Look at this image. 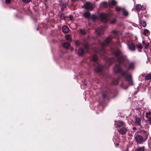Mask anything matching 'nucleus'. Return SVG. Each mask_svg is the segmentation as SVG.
<instances>
[{
    "label": "nucleus",
    "instance_id": "nucleus-13",
    "mask_svg": "<svg viewBox=\"0 0 151 151\" xmlns=\"http://www.w3.org/2000/svg\"><path fill=\"white\" fill-rule=\"evenodd\" d=\"M83 16L85 18L88 19H89L91 18V14L88 11H86L84 12L83 14Z\"/></svg>",
    "mask_w": 151,
    "mask_h": 151
},
{
    "label": "nucleus",
    "instance_id": "nucleus-45",
    "mask_svg": "<svg viewBox=\"0 0 151 151\" xmlns=\"http://www.w3.org/2000/svg\"><path fill=\"white\" fill-rule=\"evenodd\" d=\"M122 87H123V83H122Z\"/></svg>",
    "mask_w": 151,
    "mask_h": 151
},
{
    "label": "nucleus",
    "instance_id": "nucleus-9",
    "mask_svg": "<svg viewBox=\"0 0 151 151\" xmlns=\"http://www.w3.org/2000/svg\"><path fill=\"white\" fill-rule=\"evenodd\" d=\"M118 131L121 134L124 135L126 133L127 131V129L126 127H124L120 128L119 129H118Z\"/></svg>",
    "mask_w": 151,
    "mask_h": 151
},
{
    "label": "nucleus",
    "instance_id": "nucleus-32",
    "mask_svg": "<svg viewBox=\"0 0 151 151\" xmlns=\"http://www.w3.org/2000/svg\"><path fill=\"white\" fill-rule=\"evenodd\" d=\"M91 18L93 21L96 20L97 18L96 16L94 15H93L91 16Z\"/></svg>",
    "mask_w": 151,
    "mask_h": 151
},
{
    "label": "nucleus",
    "instance_id": "nucleus-36",
    "mask_svg": "<svg viewBox=\"0 0 151 151\" xmlns=\"http://www.w3.org/2000/svg\"><path fill=\"white\" fill-rule=\"evenodd\" d=\"M137 47L139 49H142V47L141 45H138L136 46V47Z\"/></svg>",
    "mask_w": 151,
    "mask_h": 151
},
{
    "label": "nucleus",
    "instance_id": "nucleus-21",
    "mask_svg": "<svg viewBox=\"0 0 151 151\" xmlns=\"http://www.w3.org/2000/svg\"><path fill=\"white\" fill-rule=\"evenodd\" d=\"M70 45V43L68 42H65L63 44V46L66 48H68Z\"/></svg>",
    "mask_w": 151,
    "mask_h": 151
},
{
    "label": "nucleus",
    "instance_id": "nucleus-20",
    "mask_svg": "<svg viewBox=\"0 0 151 151\" xmlns=\"http://www.w3.org/2000/svg\"><path fill=\"white\" fill-rule=\"evenodd\" d=\"M123 14L124 16H127L128 15V12L124 8L122 11Z\"/></svg>",
    "mask_w": 151,
    "mask_h": 151
},
{
    "label": "nucleus",
    "instance_id": "nucleus-27",
    "mask_svg": "<svg viewBox=\"0 0 151 151\" xmlns=\"http://www.w3.org/2000/svg\"><path fill=\"white\" fill-rule=\"evenodd\" d=\"M60 18L62 19H65V17L64 14L62 13L60 14Z\"/></svg>",
    "mask_w": 151,
    "mask_h": 151
},
{
    "label": "nucleus",
    "instance_id": "nucleus-8",
    "mask_svg": "<svg viewBox=\"0 0 151 151\" xmlns=\"http://www.w3.org/2000/svg\"><path fill=\"white\" fill-rule=\"evenodd\" d=\"M129 50L132 51H134L136 50V45L134 43H132L130 44H127Z\"/></svg>",
    "mask_w": 151,
    "mask_h": 151
},
{
    "label": "nucleus",
    "instance_id": "nucleus-39",
    "mask_svg": "<svg viewBox=\"0 0 151 151\" xmlns=\"http://www.w3.org/2000/svg\"><path fill=\"white\" fill-rule=\"evenodd\" d=\"M85 49H86V50L88 51V45H87V44H86L85 45Z\"/></svg>",
    "mask_w": 151,
    "mask_h": 151
},
{
    "label": "nucleus",
    "instance_id": "nucleus-10",
    "mask_svg": "<svg viewBox=\"0 0 151 151\" xmlns=\"http://www.w3.org/2000/svg\"><path fill=\"white\" fill-rule=\"evenodd\" d=\"M103 68V66L99 64H97L96 67H95V70L96 73L101 72Z\"/></svg>",
    "mask_w": 151,
    "mask_h": 151
},
{
    "label": "nucleus",
    "instance_id": "nucleus-14",
    "mask_svg": "<svg viewBox=\"0 0 151 151\" xmlns=\"http://www.w3.org/2000/svg\"><path fill=\"white\" fill-rule=\"evenodd\" d=\"M143 132V134H144L143 135V139H144V141H145L146 140L148 135L149 134V133L147 131H145L143 130H142Z\"/></svg>",
    "mask_w": 151,
    "mask_h": 151
},
{
    "label": "nucleus",
    "instance_id": "nucleus-28",
    "mask_svg": "<svg viewBox=\"0 0 151 151\" xmlns=\"http://www.w3.org/2000/svg\"><path fill=\"white\" fill-rule=\"evenodd\" d=\"M101 6H103L104 7H106L107 6V4L106 2H104L101 4Z\"/></svg>",
    "mask_w": 151,
    "mask_h": 151
},
{
    "label": "nucleus",
    "instance_id": "nucleus-22",
    "mask_svg": "<svg viewBox=\"0 0 151 151\" xmlns=\"http://www.w3.org/2000/svg\"><path fill=\"white\" fill-rule=\"evenodd\" d=\"M92 59L93 62L96 61L98 60V57L95 55L92 57Z\"/></svg>",
    "mask_w": 151,
    "mask_h": 151
},
{
    "label": "nucleus",
    "instance_id": "nucleus-18",
    "mask_svg": "<svg viewBox=\"0 0 151 151\" xmlns=\"http://www.w3.org/2000/svg\"><path fill=\"white\" fill-rule=\"evenodd\" d=\"M142 7V6L140 4H138L136 6L135 9L137 11L139 12L141 9Z\"/></svg>",
    "mask_w": 151,
    "mask_h": 151
},
{
    "label": "nucleus",
    "instance_id": "nucleus-30",
    "mask_svg": "<svg viewBox=\"0 0 151 151\" xmlns=\"http://www.w3.org/2000/svg\"><path fill=\"white\" fill-rule=\"evenodd\" d=\"M80 32L81 34L83 35H85L86 33V32L84 30L82 29L80 30Z\"/></svg>",
    "mask_w": 151,
    "mask_h": 151
},
{
    "label": "nucleus",
    "instance_id": "nucleus-40",
    "mask_svg": "<svg viewBox=\"0 0 151 151\" xmlns=\"http://www.w3.org/2000/svg\"><path fill=\"white\" fill-rule=\"evenodd\" d=\"M75 45H79L80 44L79 42L78 41H76L75 42Z\"/></svg>",
    "mask_w": 151,
    "mask_h": 151
},
{
    "label": "nucleus",
    "instance_id": "nucleus-46",
    "mask_svg": "<svg viewBox=\"0 0 151 151\" xmlns=\"http://www.w3.org/2000/svg\"><path fill=\"white\" fill-rule=\"evenodd\" d=\"M147 47L146 46V47H145V49H147Z\"/></svg>",
    "mask_w": 151,
    "mask_h": 151
},
{
    "label": "nucleus",
    "instance_id": "nucleus-6",
    "mask_svg": "<svg viewBox=\"0 0 151 151\" xmlns=\"http://www.w3.org/2000/svg\"><path fill=\"white\" fill-rule=\"evenodd\" d=\"M135 138L137 144H142L145 142L143 138V137L140 135H137L135 137Z\"/></svg>",
    "mask_w": 151,
    "mask_h": 151
},
{
    "label": "nucleus",
    "instance_id": "nucleus-4",
    "mask_svg": "<svg viewBox=\"0 0 151 151\" xmlns=\"http://www.w3.org/2000/svg\"><path fill=\"white\" fill-rule=\"evenodd\" d=\"M110 15L109 14L102 13L100 14V17L101 21L104 23H106L109 21L110 24H114L116 22V20L115 19H110Z\"/></svg>",
    "mask_w": 151,
    "mask_h": 151
},
{
    "label": "nucleus",
    "instance_id": "nucleus-47",
    "mask_svg": "<svg viewBox=\"0 0 151 151\" xmlns=\"http://www.w3.org/2000/svg\"><path fill=\"white\" fill-rule=\"evenodd\" d=\"M47 1V0H44V1L45 2Z\"/></svg>",
    "mask_w": 151,
    "mask_h": 151
},
{
    "label": "nucleus",
    "instance_id": "nucleus-1",
    "mask_svg": "<svg viewBox=\"0 0 151 151\" xmlns=\"http://www.w3.org/2000/svg\"><path fill=\"white\" fill-rule=\"evenodd\" d=\"M112 35H111L109 36L106 37L105 40L102 43H100L101 45V49L97 50L95 52L96 53L100 54L102 56V57H104V55L106 53V50L104 49L105 47L108 46L111 42V40L114 38L116 39H117L116 41V44L119 45H120V42L119 40V33L116 30H113L111 32Z\"/></svg>",
    "mask_w": 151,
    "mask_h": 151
},
{
    "label": "nucleus",
    "instance_id": "nucleus-37",
    "mask_svg": "<svg viewBox=\"0 0 151 151\" xmlns=\"http://www.w3.org/2000/svg\"><path fill=\"white\" fill-rule=\"evenodd\" d=\"M11 2V0H5V3L6 4H10Z\"/></svg>",
    "mask_w": 151,
    "mask_h": 151
},
{
    "label": "nucleus",
    "instance_id": "nucleus-5",
    "mask_svg": "<svg viewBox=\"0 0 151 151\" xmlns=\"http://www.w3.org/2000/svg\"><path fill=\"white\" fill-rule=\"evenodd\" d=\"M84 6L86 9L92 10L94 7V5L93 4L89 2H86L84 4Z\"/></svg>",
    "mask_w": 151,
    "mask_h": 151
},
{
    "label": "nucleus",
    "instance_id": "nucleus-48",
    "mask_svg": "<svg viewBox=\"0 0 151 151\" xmlns=\"http://www.w3.org/2000/svg\"><path fill=\"white\" fill-rule=\"evenodd\" d=\"M127 87H126L125 88L127 89Z\"/></svg>",
    "mask_w": 151,
    "mask_h": 151
},
{
    "label": "nucleus",
    "instance_id": "nucleus-3",
    "mask_svg": "<svg viewBox=\"0 0 151 151\" xmlns=\"http://www.w3.org/2000/svg\"><path fill=\"white\" fill-rule=\"evenodd\" d=\"M113 70L115 73H119L122 76L124 77L129 85H133L132 76L128 74V70H127L125 71L122 70L121 69L120 65H115Z\"/></svg>",
    "mask_w": 151,
    "mask_h": 151
},
{
    "label": "nucleus",
    "instance_id": "nucleus-41",
    "mask_svg": "<svg viewBox=\"0 0 151 151\" xmlns=\"http://www.w3.org/2000/svg\"><path fill=\"white\" fill-rule=\"evenodd\" d=\"M150 124H151V117H149L148 119Z\"/></svg>",
    "mask_w": 151,
    "mask_h": 151
},
{
    "label": "nucleus",
    "instance_id": "nucleus-33",
    "mask_svg": "<svg viewBox=\"0 0 151 151\" xmlns=\"http://www.w3.org/2000/svg\"><path fill=\"white\" fill-rule=\"evenodd\" d=\"M113 83L115 85L118 84L119 83L118 79H114L113 81Z\"/></svg>",
    "mask_w": 151,
    "mask_h": 151
},
{
    "label": "nucleus",
    "instance_id": "nucleus-25",
    "mask_svg": "<svg viewBox=\"0 0 151 151\" xmlns=\"http://www.w3.org/2000/svg\"><path fill=\"white\" fill-rule=\"evenodd\" d=\"M61 6L65 8L67 6V4L65 3H64L63 2H61L60 3Z\"/></svg>",
    "mask_w": 151,
    "mask_h": 151
},
{
    "label": "nucleus",
    "instance_id": "nucleus-7",
    "mask_svg": "<svg viewBox=\"0 0 151 151\" xmlns=\"http://www.w3.org/2000/svg\"><path fill=\"white\" fill-rule=\"evenodd\" d=\"M96 32L98 35H99L104 34V28L102 26H101L98 27L96 30Z\"/></svg>",
    "mask_w": 151,
    "mask_h": 151
},
{
    "label": "nucleus",
    "instance_id": "nucleus-35",
    "mask_svg": "<svg viewBox=\"0 0 151 151\" xmlns=\"http://www.w3.org/2000/svg\"><path fill=\"white\" fill-rule=\"evenodd\" d=\"M23 2L24 3L28 4L31 1V0H22Z\"/></svg>",
    "mask_w": 151,
    "mask_h": 151
},
{
    "label": "nucleus",
    "instance_id": "nucleus-44",
    "mask_svg": "<svg viewBox=\"0 0 151 151\" xmlns=\"http://www.w3.org/2000/svg\"><path fill=\"white\" fill-rule=\"evenodd\" d=\"M133 129L135 130L136 129V128L135 127H134L132 128Z\"/></svg>",
    "mask_w": 151,
    "mask_h": 151
},
{
    "label": "nucleus",
    "instance_id": "nucleus-34",
    "mask_svg": "<svg viewBox=\"0 0 151 151\" xmlns=\"http://www.w3.org/2000/svg\"><path fill=\"white\" fill-rule=\"evenodd\" d=\"M116 4V2L115 0H112L111 5L114 6Z\"/></svg>",
    "mask_w": 151,
    "mask_h": 151
},
{
    "label": "nucleus",
    "instance_id": "nucleus-23",
    "mask_svg": "<svg viewBox=\"0 0 151 151\" xmlns=\"http://www.w3.org/2000/svg\"><path fill=\"white\" fill-rule=\"evenodd\" d=\"M65 37L66 40L69 41L71 40V36L70 35H66L65 36Z\"/></svg>",
    "mask_w": 151,
    "mask_h": 151
},
{
    "label": "nucleus",
    "instance_id": "nucleus-38",
    "mask_svg": "<svg viewBox=\"0 0 151 151\" xmlns=\"http://www.w3.org/2000/svg\"><path fill=\"white\" fill-rule=\"evenodd\" d=\"M69 18L70 19V21L72 20L73 19V16L71 15H70L69 16Z\"/></svg>",
    "mask_w": 151,
    "mask_h": 151
},
{
    "label": "nucleus",
    "instance_id": "nucleus-11",
    "mask_svg": "<svg viewBox=\"0 0 151 151\" xmlns=\"http://www.w3.org/2000/svg\"><path fill=\"white\" fill-rule=\"evenodd\" d=\"M135 63L131 62L129 64L128 69L129 70H134L135 68Z\"/></svg>",
    "mask_w": 151,
    "mask_h": 151
},
{
    "label": "nucleus",
    "instance_id": "nucleus-19",
    "mask_svg": "<svg viewBox=\"0 0 151 151\" xmlns=\"http://www.w3.org/2000/svg\"><path fill=\"white\" fill-rule=\"evenodd\" d=\"M78 52L80 55H83L84 53V50L82 48H80L78 50Z\"/></svg>",
    "mask_w": 151,
    "mask_h": 151
},
{
    "label": "nucleus",
    "instance_id": "nucleus-17",
    "mask_svg": "<svg viewBox=\"0 0 151 151\" xmlns=\"http://www.w3.org/2000/svg\"><path fill=\"white\" fill-rule=\"evenodd\" d=\"M124 8L120 6H116L115 7V9L117 12H119L121 11H122Z\"/></svg>",
    "mask_w": 151,
    "mask_h": 151
},
{
    "label": "nucleus",
    "instance_id": "nucleus-43",
    "mask_svg": "<svg viewBox=\"0 0 151 151\" xmlns=\"http://www.w3.org/2000/svg\"><path fill=\"white\" fill-rule=\"evenodd\" d=\"M150 112H149V113H148V112H146V114L147 115H150Z\"/></svg>",
    "mask_w": 151,
    "mask_h": 151
},
{
    "label": "nucleus",
    "instance_id": "nucleus-15",
    "mask_svg": "<svg viewBox=\"0 0 151 151\" xmlns=\"http://www.w3.org/2000/svg\"><path fill=\"white\" fill-rule=\"evenodd\" d=\"M62 31L65 33H68L69 31V29L66 26H64L62 28Z\"/></svg>",
    "mask_w": 151,
    "mask_h": 151
},
{
    "label": "nucleus",
    "instance_id": "nucleus-2",
    "mask_svg": "<svg viewBox=\"0 0 151 151\" xmlns=\"http://www.w3.org/2000/svg\"><path fill=\"white\" fill-rule=\"evenodd\" d=\"M111 51L114 55L115 58H109L106 60V65H110L114 62L117 61L119 64H124L125 66V63L127 62L125 57L122 55L121 51L119 49L114 50L111 48Z\"/></svg>",
    "mask_w": 151,
    "mask_h": 151
},
{
    "label": "nucleus",
    "instance_id": "nucleus-31",
    "mask_svg": "<svg viewBox=\"0 0 151 151\" xmlns=\"http://www.w3.org/2000/svg\"><path fill=\"white\" fill-rule=\"evenodd\" d=\"M149 31L147 29H144L143 31V34L144 35H145L149 33Z\"/></svg>",
    "mask_w": 151,
    "mask_h": 151
},
{
    "label": "nucleus",
    "instance_id": "nucleus-29",
    "mask_svg": "<svg viewBox=\"0 0 151 151\" xmlns=\"http://www.w3.org/2000/svg\"><path fill=\"white\" fill-rule=\"evenodd\" d=\"M141 24L143 27H145L146 26V23L144 21H141Z\"/></svg>",
    "mask_w": 151,
    "mask_h": 151
},
{
    "label": "nucleus",
    "instance_id": "nucleus-12",
    "mask_svg": "<svg viewBox=\"0 0 151 151\" xmlns=\"http://www.w3.org/2000/svg\"><path fill=\"white\" fill-rule=\"evenodd\" d=\"M135 121L136 124V125L140 126H141V118L136 117L135 118Z\"/></svg>",
    "mask_w": 151,
    "mask_h": 151
},
{
    "label": "nucleus",
    "instance_id": "nucleus-26",
    "mask_svg": "<svg viewBox=\"0 0 151 151\" xmlns=\"http://www.w3.org/2000/svg\"><path fill=\"white\" fill-rule=\"evenodd\" d=\"M145 79L147 80H148L151 79V74H149L147 75L145 77Z\"/></svg>",
    "mask_w": 151,
    "mask_h": 151
},
{
    "label": "nucleus",
    "instance_id": "nucleus-16",
    "mask_svg": "<svg viewBox=\"0 0 151 151\" xmlns=\"http://www.w3.org/2000/svg\"><path fill=\"white\" fill-rule=\"evenodd\" d=\"M117 127H121L122 126H125V124L121 121H118L117 123Z\"/></svg>",
    "mask_w": 151,
    "mask_h": 151
},
{
    "label": "nucleus",
    "instance_id": "nucleus-42",
    "mask_svg": "<svg viewBox=\"0 0 151 151\" xmlns=\"http://www.w3.org/2000/svg\"><path fill=\"white\" fill-rule=\"evenodd\" d=\"M102 96L104 98H105L106 96V95L104 93L102 94Z\"/></svg>",
    "mask_w": 151,
    "mask_h": 151
},
{
    "label": "nucleus",
    "instance_id": "nucleus-24",
    "mask_svg": "<svg viewBox=\"0 0 151 151\" xmlns=\"http://www.w3.org/2000/svg\"><path fill=\"white\" fill-rule=\"evenodd\" d=\"M145 150L144 147H140L137 148L136 151H144Z\"/></svg>",
    "mask_w": 151,
    "mask_h": 151
}]
</instances>
